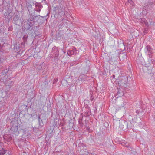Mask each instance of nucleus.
<instances>
[{"label":"nucleus","instance_id":"obj_1","mask_svg":"<svg viewBox=\"0 0 155 155\" xmlns=\"http://www.w3.org/2000/svg\"><path fill=\"white\" fill-rule=\"evenodd\" d=\"M29 13H28V19L24 23L22 28L23 35L22 38L23 42L21 43V47H24L25 44L27 43V39L28 35L31 33L32 30L35 29L38 30L39 29V26H35L34 25L35 23H37L39 25H41L45 21V19L44 18L46 16H42L40 15L34 16L33 15L34 12V10L31 8V6L28 7Z\"/></svg>","mask_w":155,"mask_h":155},{"label":"nucleus","instance_id":"obj_2","mask_svg":"<svg viewBox=\"0 0 155 155\" xmlns=\"http://www.w3.org/2000/svg\"><path fill=\"white\" fill-rule=\"evenodd\" d=\"M11 128H10L11 133L15 135V136L20 135L21 131L18 130V124L16 121H12L11 123Z\"/></svg>","mask_w":155,"mask_h":155},{"label":"nucleus","instance_id":"obj_3","mask_svg":"<svg viewBox=\"0 0 155 155\" xmlns=\"http://www.w3.org/2000/svg\"><path fill=\"white\" fill-rule=\"evenodd\" d=\"M13 18V22L15 25L20 26L22 23V18L20 17L18 12L17 11L14 13Z\"/></svg>","mask_w":155,"mask_h":155},{"label":"nucleus","instance_id":"obj_4","mask_svg":"<svg viewBox=\"0 0 155 155\" xmlns=\"http://www.w3.org/2000/svg\"><path fill=\"white\" fill-rule=\"evenodd\" d=\"M36 70L39 73L41 72L43 74H45L47 71L48 67L43 63L40 64L36 65L35 67Z\"/></svg>","mask_w":155,"mask_h":155},{"label":"nucleus","instance_id":"obj_5","mask_svg":"<svg viewBox=\"0 0 155 155\" xmlns=\"http://www.w3.org/2000/svg\"><path fill=\"white\" fill-rule=\"evenodd\" d=\"M145 53L151 58L153 55V49L150 45H147L145 48Z\"/></svg>","mask_w":155,"mask_h":155},{"label":"nucleus","instance_id":"obj_6","mask_svg":"<svg viewBox=\"0 0 155 155\" xmlns=\"http://www.w3.org/2000/svg\"><path fill=\"white\" fill-rule=\"evenodd\" d=\"M5 18V20L8 22H9L13 15V13L12 12V10L9 9L4 14Z\"/></svg>","mask_w":155,"mask_h":155},{"label":"nucleus","instance_id":"obj_7","mask_svg":"<svg viewBox=\"0 0 155 155\" xmlns=\"http://www.w3.org/2000/svg\"><path fill=\"white\" fill-rule=\"evenodd\" d=\"M38 122L39 126L38 127V129H40L44 126V124L43 120H46V118L45 116L41 117V115H38Z\"/></svg>","mask_w":155,"mask_h":155},{"label":"nucleus","instance_id":"obj_8","mask_svg":"<svg viewBox=\"0 0 155 155\" xmlns=\"http://www.w3.org/2000/svg\"><path fill=\"white\" fill-rule=\"evenodd\" d=\"M128 77L123 76L122 77L121 83L123 84V86L125 88H128L130 86V84L128 81Z\"/></svg>","mask_w":155,"mask_h":155},{"label":"nucleus","instance_id":"obj_9","mask_svg":"<svg viewBox=\"0 0 155 155\" xmlns=\"http://www.w3.org/2000/svg\"><path fill=\"white\" fill-rule=\"evenodd\" d=\"M155 5V0H149L147 4H145L144 7L147 9L151 10Z\"/></svg>","mask_w":155,"mask_h":155},{"label":"nucleus","instance_id":"obj_10","mask_svg":"<svg viewBox=\"0 0 155 155\" xmlns=\"http://www.w3.org/2000/svg\"><path fill=\"white\" fill-rule=\"evenodd\" d=\"M119 127L121 129L125 130L128 127V122L125 120L122 121L120 122Z\"/></svg>","mask_w":155,"mask_h":155},{"label":"nucleus","instance_id":"obj_11","mask_svg":"<svg viewBox=\"0 0 155 155\" xmlns=\"http://www.w3.org/2000/svg\"><path fill=\"white\" fill-rule=\"evenodd\" d=\"M26 5H27V9L28 10V12H27V14H28V13H29V10H28V6H31V8H32V9H34V13H33V15L34 16H35V15H34V13L35 12V11H36L38 12L39 13H40V11H41V9L42 8H39V7L38 8H33L32 7V5L30 4V3H28V4H26Z\"/></svg>","mask_w":155,"mask_h":155},{"label":"nucleus","instance_id":"obj_12","mask_svg":"<svg viewBox=\"0 0 155 155\" xmlns=\"http://www.w3.org/2000/svg\"><path fill=\"white\" fill-rule=\"evenodd\" d=\"M52 53L53 55H55V59H57L58 58L59 56V51L57 47L54 46L52 48Z\"/></svg>","mask_w":155,"mask_h":155},{"label":"nucleus","instance_id":"obj_13","mask_svg":"<svg viewBox=\"0 0 155 155\" xmlns=\"http://www.w3.org/2000/svg\"><path fill=\"white\" fill-rule=\"evenodd\" d=\"M1 69H2V72L0 74L3 75L7 74H6L9 71V66L8 65H6L2 67Z\"/></svg>","mask_w":155,"mask_h":155},{"label":"nucleus","instance_id":"obj_14","mask_svg":"<svg viewBox=\"0 0 155 155\" xmlns=\"http://www.w3.org/2000/svg\"><path fill=\"white\" fill-rule=\"evenodd\" d=\"M8 79V76L7 74H1L0 75V81L1 82H5Z\"/></svg>","mask_w":155,"mask_h":155},{"label":"nucleus","instance_id":"obj_15","mask_svg":"<svg viewBox=\"0 0 155 155\" xmlns=\"http://www.w3.org/2000/svg\"><path fill=\"white\" fill-rule=\"evenodd\" d=\"M0 92L2 94L0 96L4 98L6 96H8V91L7 90H0Z\"/></svg>","mask_w":155,"mask_h":155},{"label":"nucleus","instance_id":"obj_16","mask_svg":"<svg viewBox=\"0 0 155 155\" xmlns=\"http://www.w3.org/2000/svg\"><path fill=\"white\" fill-rule=\"evenodd\" d=\"M109 61V63L112 65L116 64L117 63V59L115 58L114 57H112Z\"/></svg>","mask_w":155,"mask_h":155},{"label":"nucleus","instance_id":"obj_17","mask_svg":"<svg viewBox=\"0 0 155 155\" xmlns=\"http://www.w3.org/2000/svg\"><path fill=\"white\" fill-rule=\"evenodd\" d=\"M83 114L82 113L79 118L78 122L79 124L81 127H82L83 126L84 124L83 123Z\"/></svg>","mask_w":155,"mask_h":155},{"label":"nucleus","instance_id":"obj_18","mask_svg":"<svg viewBox=\"0 0 155 155\" xmlns=\"http://www.w3.org/2000/svg\"><path fill=\"white\" fill-rule=\"evenodd\" d=\"M4 139L7 141L9 142L12 139V137L10 134H8L6 136L4 135L3 137Z\"/></svg>","mask_w":155,"mask_h":155},{"label":"nucleus","instance_id":"obj_19","mask_svg":"<svg viewBox=\"0 0 155 155\" xmlns=\"http://www.w3.org/2000/svg\"><path fill=\"white\" fill-rule=\"evenodd\" d=\"M33 4L35 5L36 8H42L43 7L41 3L37 2H34Z\"/></svg>","mask_w":155,"mask_h":155},{"label":"nucleus","instance_id":"obj_20","mask_svg":"<svg viewBox=\"0 0 155 155\" xmlns=\"http://www.w3.org/2000/svg\"><path fill=\"white\" fill-rule=\"evenodd\" d=\"M67 78L65 77L61 81V84L63 86H65L67 85L68 84V82L67 81Z\"/></svg>","mask_w":155,"mask_h":155},{"label":"nucleus","instance_id":"obj_21","mask_svg":"<svg viewBox=\"0 0 155 155\" xmlns=\"http://www.w3.org/2000/svg\"><path fill=\"white\" fill-rule=\"evenodd\" d=\"M91 114L90 110L89 109H87L84 114V116L85 117H89L91 115Z\"/></svg>","mask_w":155,"mask_h":155},{"label":"nucleus","instance_id":"obj_22","mask_svg":"<svg viewBox=\"0 0 155 155\" xmlns=\"http://www.w3.org/2000/svg\"><path fill=\"white\" fill-rule=\"evenodd\" d=\"M48 79H45L41 86L43 87L46 88L47 87V85L48 84Z\"/></svg>","mask_w":155,"mask_h":155},{"label":"nucleus","instance_id":"obj_23","mask_svg":"<svg viewBox=\"0 0 155 155\" xmlns=\"http://www.w3.org/2000/svg\"><path fill=\"white\" fill-rule=\"evenodd\" d=\"M76 53L75 50H68V56H71L72 55L75 54Z\"/></svg>","mask_w":155,"mask_h":155},{"label":"nucleus","instance_id":"obj_24","mask_svg":"<svg viewBox=\"0 0 155 155\" xmlns=\"http://www.w3.org/2000/svg\"><path fill=\"white\" fill-rule=\"evenodd\" d=\"M117 94L118 95V96L119 97H121L122 96H123L124 95V93L120 89H118V91L117 92Z\"/></svg>","mask_w":155,"mask_h":155},{"label":"nucleus","instance_id":"obj_25","mask_svg":"<svg viewBox=\"0 0 155 155\" xmlns=\"http://www.w3.org/2000/svg\"><path fill=\"white\" fill-rule=\"evenodd\" d=\"M67 20L66 19H63V24L62 25H63L64 27H65L67 28L68 26V23L67 22Z\"/></svg>","mask_w":155,"mask_h":155},{"label":"nucleus","instance_id":"obj_26","mask_svg":"<svg viewBox=\"0 0 155 155\" xmlns=\"http://www.w3.org/2000/svg\"><path fill=\"white\" fill-rule=\"evenodd\" d=\"M134 126L132 124V123L131 122H129V123H128V127L127 128V129H132V127H134Z\"/></svg>","mask_w":155,"mask_h":155},{"label":"nucleus","instance_id":"obj_27","mask_svg":"<svg viewBox=\"0 0 155 155\" xmlns=\"http://www.w3.org/2000/svg\"><path fill=\"white\" fill-rule=\"evenodd\" d=\"M68 30L70 31L69 32L68 31V34H69L70 35H74L75 34V31L74 30V29H73L72 30H70L68 29Z\"/></svg>","mask_w":155,"mask_h":155},{"label":"nucleus","instance_id":"obj_28","mask_svg":"<svg viewBox=\"0 0 155 155\" xmlns=\"http://www.w3.org/2000/svg\"><path fill=\"white\" fill-rule=\"evenodd\" d=\"M146 20L144 18H141L139 19V21L143 24L145 22V21H146Z\"/></svg>","mask_w":155,"mask_h":155},{"label":"nucleus","instance_id":"obj_29","mask_svg":"<svg viewBox=\"0 0 155 155\" xmlns=\"http://www.w3.org/2000/svg\"><path fill=\"white\" fill-rule=\"evenodd\" d=\"M6 150H5L2 148V150H0V155H4V154L6 153Z\"/></svg>","mask_w":155,"mask_h":155},{"label":"nucleus","instance_id":"obj_30","mask_svg":"<svg viewBox=\"0 0 155 155\" xmlns=\"http://www.w3.org/2000/svg\"><path fill=\"white\" fill-rule=\"evenodd\" d=\"M126 147H127L128 149V150H130L132 151L133 150V148L132 147H131L130 145H129V144L127 145H125Z\"/></svg>","mask_w":155,"mask_h":155},{"label":"nucleus","instance_id":"obj_31","mask_svg":"<svg viewBox=\"0 0 155 155\" xmlns=\"http://www.w3.org/2000/svg\"><path fill=\"white\" fill-rule=\"evenodd\" d=\"M35 113H33L32 114H30L31 116L34 118H35L37 116L36 112L35 111Z\"/></svg>","mask_w":155,"mask_h":155},{"label":"nucleus","instance_id":"obj_32","mask_svg":"<svg viewBox=\"0 0 155 155\" xmlns=\"http://www.w3.org/2000/svg\"><path fill=\"white\" fill-rule=\"evenodd\" d=\"M5 60V59L3 58H0V66L2 65V64L3 63Z\"/></svg>","mask_w":155,"mask_h":155},{"label":"nucleus","instance_id":"obj_33","mask_svg":"<svg viewBox=\"0 0 155 155\" xmlns=\"http://www.w3.org/2000/svg\"><path fill=\"white\" fill-rule=\"evenodd\" d=\"M74 124L72 123H69L68 125L69 126V129H71L72 130V129L73 128V126H74Z\"/></svg>","mask_w":155,"mask_h":155},{"label":"nucleus","instance_id":"obj_34","mask_svg":"<svg viewBox=\"0 0 155 155\" xmlns=\"http://www.w3.org/2000/svg\"><path fill=\"white\" fill-rule=\"evenodd\" d=\"M60 37H61V35L60 36L59 35H57L56 38H54L55 37L54 36V38H54V39H55L56 40H58L60 39V38H61Z\"/></svg>","mask_w":155,"mask_h":155},{"label":"nucleus","instance_id":"obj_35","mask_svg":"<svg viewBox=\"0 0 155 155\" xmlns=\"http://www.w3.org/2000/svg\"><path fill=\"white\" fill-rule=\"evenodd\" d=\"M24 136L23 135H22V138L20 139V141L23 142L26 141V139H25V138L23 137Z\"/></svg>","mask_w":155,"mask_h":155},{"label":"nucleus","instance_id":"obj_36","mask_svg":"<svg viewBox=\"0 0 155 155\" xmlns=\"http://www.w3.org/2000/svg\"><path fill=\"white\" fill-rule=\"evenodd\" d=\"M68 19H69L71 21L72 20H73L74 19L73 18V17L70 14L68 15Z\"/></svg>","mask_w":155,"mask_h":155},{"label":"nucleus","instance_id":"obj_37","mask_svg":"<svg viewBox=\"0 0 155 155\" xmlns=\"http://www.w3.org/2000/svg\"><path fill=\"white\" fill-rule=\"evenodd\" d=\"M74 118H73L72 119H71V120H70L69 123L74 124Z\"/></svg>","mask_w":155,"mask_h":155},{"label":"nucleus","instance_id":"obj_38","mask_svg":"<svg viewBox=\"0 0 155 155\" xmlns=\"http://www.w3.org/2000/svg\"><path fill=\"white\" fill-rule=\"evenodd\" d=\"M149 61L150 63H152V64H153V62H155V61L153 59H150L149 60Z\"/></svg>","mask_w":155,"mask_h":155},{"label":"nucleus","instance_id":"obj_39","mask_svg":"<svg viewBox=\"0 0 155 155\" xmlns=\"http://www.w3.org/2000/svg\"><path fill=\"white\" fill-rule=\"evenodd\" d=\"M86 130L89 132H91V130L90 129V127L89 126L87 127Z\"/></svg>","mask_w":155,"mask_h":155},{"label":"nucleus","instance_id":"obj_40","mask_svg":"<svg viewBox=\"0 0 155 155\" xmlns=\"http://www.w3.org/2000/svg\"><path fill=\"white\" fill-rule=\"evenodd\" d=\"M94 99V97L92 95H91L90 97V100L91 101H92Z\"/></svg>","mask_w":155,"mask_h":155},{"label":"nucleus","instance_id":"obj_41","mask_svg":"<svg viewBox=\"0 0 155 155\" xmlns=\"http://www.w3.org/2000/svg\"><path fill=\"white\" fill-rule=\"evenodd\" d=\"M58 81V79L57 78H54L53 81V83H55Z\"/></svg>","mask_w":155,"mask_h":155},{"label":"nucleus","instance_id":"obj_42","mask_svg":"<svg viewBox=\"0 0 155 155\" xmlns=\"http://www.w3.org/2000/svg\"><path fill=\"white\" fill-rule=\"evenodd\" d=\"M128 1L131 5H132L134 3L133 2L132 0H128Z\"/></svg>","mask_w":155,"mask_h":155},{"label":"nucleus","instance_id":"obj_43","mask_svg":"<svg viewBox=\"0 0 155 155\" xmlns=\"http://www.w3.org/2000/svg\"><path fill=\"white\" fill-rule=\"evenodd\" d=\"M71 152H70V153L68 154V155H74V152L73 150L71 151Z\"/></svg>","mask_w":155,"mask_h":155},{"label":"nucleus","instance_id":"obj_44","mask_svg":"<svg viewBox=\"0 0 155 155\" xmlns=\"http://www.w3.org/2000/svg\"><path fill=\"white\" fill-rule=\"evenodd\" d=\"M143 24H144L145 25L147 26H148V22L147 21V20H146V21H145V22H144Z\"/></svg>","mask_w":155,"mask_h":155},{"label":"nucleus","instance_id":"obj_45","mask_svg":"<svg viewBox=\"0 0 155 155\" xmlns=\"http://www.w3.org/2000/svg\"><path fill=\"white\" fill-rule=\"evenodd\" d=\"M12 27H10L8 28V31H12Z\"/></svg>","mask_w":155,"mask_h":155},{"label":"nucleus","instance_id":"obj_46","mask_svg":"<svg viewBox=\"0 0 155 155\" xmlns=\"http://www.w3.org/2000/svg\"><path fill=\"white\" fill-rule=\"evenodd\" d=\"M16 49H17V51H18L19 52L20 51V47H18V49H17V48H16Z\"/></svg>","mask_w":155,"mask_h":155},{"label":"nucleus","instance_id":"obj_47","mask_svg":"<svg viewBox=\"0 0 155 155\" xmlns=\"http://www.w3.org/2000/svg\"><path fill=\"white\" fill-rule=\"evenodd\" d=\"M136 113L138 114L139 113V111L138 110H137L136 111Z\"/></svg>","mask_w":155,"mask_h":155},{"label":"nucleus","instance_id":"obj_48","mask_svg":"<svg viewBox=\"0 0 155 155\" xmlns=\"http://www.w3.org/2000/svg\"><path fill=\"white\" fill-rule=\"evenodd\" d=\"M86 76L84 75H82L81 76V77H82V78H85V77Z\"/></svg>","mask_w":155,"mask_h":155},{"label":"nucleus","instance_id":"obj_49","mask_svg":"<svg viewBox=\"0 0 155 155\" xmlns=\"http://www.w3.org/2000/svg\"><path fill=\"white\" fill-rule=\"evenodd\" d=\"M87 123H86L84 125V126H85V127H87Z\"/></svg>","mask_w":155,"mask_h":155},{"label":"nucleus","instance_id":"obj_50","mask_svg":"<svg viewBox=\"0 0 155 155\" xmlns=\"http://www.w3.org/2000/svg\"><path fill=\"white\" fill-rule=\"evenodd\" d=\"M1 6L0 5V12L2 11V10L1 8Z\"/></svg>","mask_w":155,"mask_h":155},{"label":"nucleus","instance_id":"obj_51","mask_svg":"<svg viewBox=\"0 0 155 155\" xmlns=\"http://www.w3.org/2000/svg\"><path fill=\"white\" fill-rule=\"evenodd\" d=\"M83 145V144L82 143H79V147H80L81 146V145Z\"/></svg>","mask_w":155,"mask_h":155},{"label":"nucleus","instance_id":"obj_52","mask_svg":"<svg viewBox=\"0 0 155 155\" xmlns=\"http://www.w3.org/2000/svg\"><path fill=\"white\" fill-rule=\"evenodd\" d=\"M112 77H113V78H115V75H113V76H112Z\"/></svg>","mask_w":155,"mask_h":155},{"label":"nucleus","instance_id":"obj_53","mask_svg":"<svg viewBox=\"0 0 155 155\" xmlns=\"http://www.w3.org/2000/svg\"><path fill=\"white\" fill-rule=\"evenodd\" d=\"M56 125H57V122L56 121V124L54 125V127H55Z\"/></svg>","mask_w":155,"mask_h":155},{"label":"nucleus","instance_id":"obj_54","mask_svg":"<svg viewBox=\"0 0 155 155\" xmlns=\"http://www.w3.org/2000/svg\"><path fill=\"white\" fill-rule=\"evenodd\" d=\"M67 54L68 55V51L67 52Z\"/></svg>","mask_w":155,"mask_h":155}]
</instances>
